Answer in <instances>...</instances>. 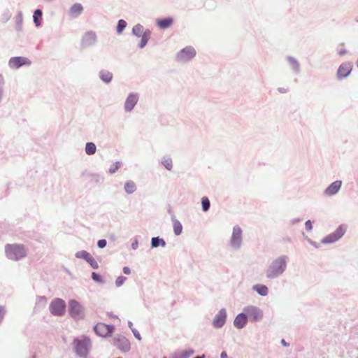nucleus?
Returning a JSON list of instances; mask_svg holds the SVG:
<instances>
[{
    "mask_svg": "<svg viewBox=\"0 0 358 358\" xmlns=\"http://www.w3.org/2000/svg\"><path fill=\"white\" fill-rule=\"evenodd\" d=\"M289 257L287 255H280L273 259L268 264L265 269V276L268 280L278 278L286 271Z\"/></svg>",
    "mask_w": 358,
    "mask_h": 358,
    "instance_id": "1",
    "label": "nucleus"
},
{
    "mask_svg": "<svg viewBox=\"0 0 358 358\" xmlns=\"http://www.w3.org/2000/svg\"><path fill=\"white\" fill-rule=\"evenodd\" d=\"M5 254L8 259L17 262L27 257V250L22 244H7L5 246Z\"/></svg>",
    "mask_w": 358,
    "mask_h": 358,
    "instance_id": "2",
    "label": "nucleus"
},
{
    "mask_svg": "<svg viewBox=\"0 0 358 358\" xmlns=\"http://www.w3.org/2000/svg\"><path fill=\"white\" fill-rule=\"evenodd\" d=\"M73 350L80 357L87 358L92 347L90 338L83 336L73 340Z\"/></svg>",
    "mask_w": 358,
    "mask_h": 358,
    "instance_id": "3",
    "label": "nucleus"
},
{
    "mask_svg": "<svg viewBox=\"0 0 358 358\" xmlns=\"http://www.w3.org/2000/svg\"><path fill=\"white\" fill-rule=\"evenodd\" d=\"M243 310L248 317V321L251 322H258L264 318V311L259 307L255 305L245 306Z\"/></svg>",
    "mask_w": 358,
    "mask_h": 358,
    "instance_id": "4",
    "label": "nucleus"
},
{
    "mask_svg": "<svg viewBox=\"0 0 358 358\" xmlns=\"http://www.w3.org/2000/svg\"><path fill=\"white\" fill-rule=\"evenodd\" d=\"M347 231L346 225H339L332 233L325 236L322 241V244H331L341 239Z\"/></svg>",
    "mask_w": 358,
    "mask_h": 358,
    "instance_id": "5",
    "label": "nucleus"
},
{
    "mask_svg": "<svg viewBox=\"0 0 358 358\" xmlns=\"http://www.w3.org/2000/svg\"><path fill=\"white\" fill-rule=\"evenodd\" d=\"M69 313L75 320H81L85 317L84 307L76 300L71 299L69 302Z\"/></svg>",
    "mask_w": 358,
    "mask_h": 358,
    "instance_id": "6",
    "label": "nucleus"
},
{
    "mask_svg": "<svg viewBox=\"0 0 358 358\" xmlns=\"http://www.w3.org/2000/svg\"><path fill=\"white\" fill-rule=\"evenodd\" d=\"M50 312L55 316H62L65 313L66 303L59 298L53 299L49 306Z\"/></svg>",
    "mask_w": 358,
    "mask_h": 358,
    "instance_id": "7",
    "label": "nucleus"
},
{
    "mask_svg": "<svg viewBox=\"0 0 358 358\" xmlns=\"http://www.w3.org/2000/svg\"><path fill=\"white\" fill-rule=\"evenodd\" d=\"M242 233L243 231L238 225H235L234 227L232 234L230 238V245L234 249L240 248L243 239Z\"/></svg>",
    "mask_w": 358,
    "mask_h": 358,
    "instance_id": "8",
    "label": "nucleus"
},
{
    "mask_svg": "<svg viewBox=\"0 0 358 358\" xmlns=\"http://www.w3.org/2000/svg\"><path fill=\"white\" fill-rule=\"evenodd\" d=\"M227 318V313L225 308H221L215 315L212 324L215 329L222 328L226 323Z\"/></svg>",
    "mask_w": 358,
    "mask_h": 358,
    "instance_id": "9",
    "label": "nucleus"
},
{
    "mask_svg": "<svg viewBox=\"0 0 358 358\" xmlns=\"http://www.w3.org/2000/svg\"><path fill=\"white\" fill-rule=\"evenodd\" d=\"M114 326L98 323L94 328L95 333L101 337L110 336L114 331Z\"/></svg>",
    "mask_w": 358,
    "mask_h": 358,
    "instance_id": "10",
    "label": "nucleus"
},
{
    "mask_svg": "<svg viewBox=\"0 0 358 358\" xmlns=\"http://www.w3.org/2000/svg\"><path fill=\"white\" fill-rule=\"evenodd\" d=\"M113 344L122 352L130 350V343L124 336L118 335L113 339Z\"/></svg>",
    "mask_w": 358,
    "mask_h": 358,
    "instance_id": "11",
    "label": "nucleus"
},
{
    "mask_svg": "<svg viewBox=\"0 0 358 358\" xmlns=\"http://www.w3.org/2000/svg\"><path fill=\"white\" fill-rule=\"evenodd\" d=\"M196 55V50L192 47H186L178 54V59L180 61H187Z\"/></svg>",
    "mask_w": 358,
    "mask_h": 358,
    "instance_id": "12",
    "label": "nucleus"
},
{
    "mask_svg": "<svg viewBox=\"0 0 358 358\" xmlns=\"http://www.w3.org/2000/svg\"><path fill=\"white\" fill-rule=\"evenodd\" d=\"M248 320L245 313L243 310L242 313H238L234 318L233 324L237 329H243L248 324Z\"/></svg>",
    "mask_w": 358,
    "mask_h": 358,
    "instance_id": "13",
    "label": "nucleus"
},
{
    "mask_svg": "<svg viewBox=\"0 0 358 358\" xmlns=\"http://www.w3.org/2000/svg\"><path fill=\"white\" fill-rule=\"evenodd\" d=\"M31 62L26 57H12L9 61V66L13 69H18L22 65H29Z\"/></svg>",
    "mask_w": 358,
    "mask_h": 358,
    "instance_id": "14",
    "label": "nucleus"
},
{
    "mask_svg": "<svg viewBox=\"0 0 358 358\" xmlns=\"http://www.w3.org/2000/svg\"><path fill=\"white\" fill-rule=\"evenodd\" d=\"M352 70V64L350 62H345L342 64L337 71V76L339 79L347 77Z\"/></svg>",
    "mask_w": 358,
    "mask_h": 358,
    "instance_id": "15",
    "label": "nucleus"
},
{
    "mask_svg": "<svg viewBox=\"0 0 358 358\" xmlns=\"http://www.w3.org/2000/svg\"><path fill=\"white\" fill-rule=\"evenodd\" d=\"M341 186V181L336 180L332 182L324 191V194L327 196H331L338 192Z\"/></svg>",
    "mask_w": 358,
    "mask_h": 358,
    "instance_id": "16",
    "label": "nucleus"
},
{
    "mask_svg": "<svg viewBox=\"0 0 358 358\" xmlns=\"http://www.w3.org/2000/svg\"><path fill=\"white\" fill-rule=\"evenodd\" d=\"M138 99V98L136 94H129L125 101V104H124L125 110L127 111L131 110L134 108V107L135 106V105L136 104Z\"/></svg>",
    "mask_w": 358,
    "mask_h": 358,
    "instance_id": "17",
    "label": "nucleus"
},
{
    "mask_svg": "<svg viewBox=\"0 0 358 358\" xmlns=\"http://www.w3.org/2000/svg\"><path fill=\"white\" fill-rule=\"evenodd\" d=\"M252 289L262 296H266L268 294V288L267 286L263 284L254 285Z\"/></svg>",
    "mask_w": 358,
    "mask_h": 358,
    "instance_id": "18",
    "label": "nucleus"
},
{
    "mask_svg": "<svg viewBox=\"0 0 358 358\" xmlns=\"http://www.w3.org/2000/svg\"><path fill=\"white\" fill-rule=\"evenodd\" d=\"M47 303V298L45 296H38L36 300L35 306L34 308V311L37 313L39 312L41 309L44 308Z\"/></svg>",
    "mask_w": 358,
    "mask_h": 358,
    "instance_id": "19",
    "label": "nucleus"
},
{
    "mask_svg": "<svg viewBox=\"0 0 358 358\" xmlns=\"http://www.w3.org/2000/svg\"><path fill=\"white\" fill-rule=\"evenodd\" d=\"M173 20L172 17H166L164 19H159L157 20V26L162 29H165L169 28L173 24Z\"/></svg>",
    "mask_w": 358,
    "mask_h": 358,
    "instance_id": "20",
    "label": "nucleus"
},
{
    "mask_svg": "<svg viewBox=\"0 0 358 358\" xmlns=\"http://www.w3.org/2000/svg\"><path fill=\"white\" fill-rule=\"evenodd\" d=\"M194 353V351L192 349L184 350V351H177L173 353L171 355V358H188L192 356Z\"/></svg>",
    "mask_w": 358,
    "mask_h": 358,
    "instance_id": "21",
    "label": "nucleus"
},
{
    "mask_svg": "<svg viewBox=\"0 0 358 358\" xmlns=\"http://www.w3.org/2000/svg\"><path fill=\"white\" fill-rule=\"evenodd\" d=\"M83 10V8L80 3H75L71 7V8L69 10V14L71 16L77 17L80 14H81Z\"/></svg>",
    "mask_w": 358,
    "mask_h": 358,
    "instance_id": "22",
    "label": "nucleus"
},
{
    "mask_svg": "<svg viewBox=\"0 0 358 358\" xmlns=\"http://www.w3.org/2000/svg\"><path fill=\"white\" fill-rule=\"evenodd\" d=\"M159 246H162L164 248L166 246V242L163 238L159 237H153L151 239V247L152 248H157Z\"/></svg>",
    "mask_w": 358,
    "mask_h": 358,
    "instance_id": "23",
    "label": "nucleus"
},
{
    "mask_svg": "<svg viewBox=\"0 0 358 358\" xmlns=\"http://www.w3.org/2000/svg\"><path fill=\"white\" fill-rule=\"evenodd\" d=\"M150 34H151L150 31H149V30L145 31L143 34L141 36V43L139 45L140 48H143L147 44V43L150 38Z\"/></svg>",
    "mask_w": 358,
    "mask_h": 358,
    "instance_id": "24",
    "label": "nucleus"
},
{
    "mask_svg": "<svg viewBox=\"0 0 358 358\" xmlns=\"http://www.w3.org/2000/svg\"><path fill=\"white\" fill-rule=\"evenodd\" d=\"M100 77L105 83H109L112 80L113 75L108 71H101L100 72Z\"/></svg>",
    "mask_w": 358,
    "mask_h": 358,
    "instance_id": "25",
    "label": "nucleus"
},
{
    "mask_svg": "<svg viewBox=\"0 0 358 358\" xmlns=\"http://www.w3.org/2000/svg\"><path fill=\"white\" fill-rule=\"evenodd\" d=\"M76 257L78 259H83L88 262L92 255L85 250H80L76 253Z\"/></svg>",
    "mask_w": 358,
    "mask_h": 358,
    "instance_id": "26",
    "label": "nucleus"
},
{
    "mask_svg": "<svg viewBox=\"0 0 358 358\" xmlns=\"http://www.w3.org/2000/svg\"><path fill=\"white\" fill-rule=\"evenodd\" d=\"M124 189L128 194L134 193L136 189V186L133 181L126 182Z\"/></svg>",
    "mask_w": 358,
    "mask_h": 358,
    "instance_id": "27",
    "label": "nucleus"
},
{
    "mask_svg": "<svg viewBox=\"0 0 358 358\" xmlns=\"http://www.w3.org/2000/svg\"><path fill=\"white\" fill-rule=\"evenodd\" d=\"M96 147L93 143H87L85 146V152L87 155H92L96 152Z\"/></svg>",
    "mask_w": 358,
    "mask_h": 358,
    "instance_id": "28",
    "label": "nucleus"
},
{
    "mask_svg": "<svg viewBox=\"0 0 358 358\" xmlns=\"http://www.w3.org/2000/svg\"><path fill=\"white\" fill-rule=\"evenodd\" d=\"M34 21L36 26H39L41 24V20L42 18V12L41 10L37 9L35 10L34 13Z\"/></svg>",
    "mask_w": 358,
    "mask_h": 358,
    "instance_id": "29",
    "label": "nucleus"
},
{
    "mask_svg": "<svg viewBox=\"0 0 358 358\" xmlns=\"http://www.w3.org/2000/svg\"><path fill=\"white\" fill-rule=\"evenodd\" d=\"M132 31H133L134 34H135L138 37L141 36L143 34V33L145 32L143 31V27L142 25H141V24L135 25L133 27V30Z\"/></svg>",
    "mask_w": 358,
    "mask_h": 358,
    "instance_id": "30",
    "label": "nucleus"
},
{
    "mask_svg": "<svg viewBox=\"0 0 358 358\" xmlns=\"http://www.w3.org/2000/svg\"><path fill=\"white\" fill-rule=\"evenodd\" d=\"M95 38H96V36H95V34L94 33H92V32H87L85 35V36L83 37V41L85 43H88L90 41H94Z\"/></svg>",
    "mask_w": 358,
    "mask_h": 358,
    "instance_id": "31",
    "label": "nucleus"
},
{
    "mask_svg": "<svg viewBox=\"0 0 358 358\" xmlns=\"http://www.w3.org/2000/svg\"><path fill=\"white\" fill-rule=\"evenodd\" d=\"M202 209L206 212L210 208V201L207 197H203L201 200Z\"/></svg>",
    "mask_w": 358,
    "mask_h": 358,
    "instance_id": "32",
    "label": "nucleus"
},
{
    "mask_svg": "<svg viewBox=\"0 0 358 358\" xmlns=\"http://www.w3.org/2000/svg\"><path fill=\"white\" fill-rule=\"evenodd\" d=\"M127 22L124 20H120L117 27V31L118 33H121L122 30L126 27Z\"/></svg>",
    "mask_w": 358,
    "mask_h": 358,
    "instance_id": "33",
    "label": "nucleus"
},
{
    "mask_svg": "<svg viewBox=\"0 0 358 358\" xmlns=\"http://www.w3.org/2000/svg\"><path fill=\"white\" fill-rule=\"evenodd\" d=\"M163 165L165 166V168L168 170H171L173 164H172V160L169 158L164 159L162 162Z\"/></svg>",
    "mask_w": 358,
    "mask_h": 358,
    "instance_id": "34",
    "label": "nucleus"
},
{
    "mask_svg": "<svg viewBox=\"0 0 358 358\" xmlns=\"http://www.w3.org/2000/svg\"><path fill=\"white\" fill-rule=\"evenodd\" d=\"M92 278L93 279V280H94L96 282L101 283V284L104 282L101 276L95 272H93L92 273Z\"/></svg>",
    "mask_w": 358,
    "mask_h": 358,
    "instance_id": "35",
    "label": "nucleus"
},
{
    "mask_svg": "<svg viewBox=\"0 0 358 358\" xmlns=\"http://www.w3.org/2000/svg\"><path fill=\"white\" fill-rule=\"evenodd\" d=\"M126 280H127L126 277H124V276L117 277V279L115 280L116 287H121L124 283Z\"/></svg>",
    "mask_w": 358,
    "mask_h": 358,
    "instance_id": "36",
    "label": "nucleus"
},
{
    "mask_svg": "<svg viewBox=\"0 0 358 358\" xmlns=\"http://www.w3.org/2000/svg\"><path fill=\"white\" fill-rule=\"evenodd\" d=\"M93 268H98L99 267V265H98V263L96 262V261L92 257V256L91 257V258L89 259V261L87 262Z\"/></svg>",
    "mask_w": 358,
    "mask_h": 358,
    "instance_id": "37",
    "label": "nucleus"
},
{
    "mask_svg": "<svg viewBox=\"0 0 358 358\" xmlns=\"http://www.w3.org/2000/svg\"><path fill=\"white\" fill-rule=\"evenodd\" d=\"M182 230V225H174L173 231L176 235L178 236L181 234Z\"/></svg>",
    "mask_w": 358,
    "mask_h": 358,
    "instance_id": "38",
    "label": "nucleus"
},
{
    "mask_svg": "<svg viewBox=\"0 0 358 358\" xmlns=\"http://www.w3.org/2000/svg\"><path fill=\"white\" fill-rule=\"evenodd\" d=\"M120 167V162H117L115 163L110 169L109 172L111 173H114Z\"/></svg>",
    "mask_w": 358,
    "mask_h": 358,
    "instance_id": "39",
    "label": "nucleus"
},
{
    "mask_svg": "<svg viewBox=\"0 0 358 358\" xmlns=\"http://www.w3.org/2000/svg\"><path fill=\"white\" fill-rule=\"evenodd\" d=\"M97 245L100 248H103L106 245V241L105 239H101L98 241Z\"/></svg>",
    "mask_w": 358,
    "mask_h": 358,
    "instance_id": "40",
    "label": "nucleus"
},
{
    "mask_svg": "<svg viewBox=\"0 0 358 358\" xmlns=\"http://www.w3.org/2000/svg\"><path fill=\"white\" fill-rule=\"evenodd\" d=\"M5 314H6L5 308L3 306H0V323L3 320Z\"/></svg>",
    "mask_w": 358,
    "mask_h": 358,
    "instance_id": "41",
    "label": "nucleus"
},
{
    "mask_svg": "<svg viewBox=\"0 0 358 358\" xmlns=\"http://www.w3.org/2000/svg\"><path fill=\"white\" fill-rule=\"evenodd\" d=\"M131 331L134 334V336L136 338H137L138 341L141 340V336L139 334V332L136 329H131Z\"/></svg>",
    "mask_w": 358,
    "mask_h": 358,
    "instance_id": "42",
    "label": "nucleus"
},
{
    "mask_svg": "<svg viewBox=\"0 0 358 358\" xmlns=\"http://www.w3.org/2000/svg\"><path fill=\"white\" fill-rule=\"evenodd\" d=\"M138 247V242L136 239H135L133 243H131V248L133 250H136Z\"/></svg>",
    "mask_w": 358,
    "mask_h": 358,
    "instance_id": "43",
    "label": "nucleus"
},
{
    "mask_svg": "<svg viewBox=\"0 0 358 358\" xmlns=\"http://www.w3.org/2000/svg\"><path fill=\"white\" fill-rule=\"evenodd\" d=\"M122 271H123V273L126 275H129L131 273V269L127 266L123 267Z\"/></svg>",
    "mask_w": 358,
    "mask_h": 358,
    "instance_id": "44",
    "label": "nucleus"
},
{
    "mask_svg": "<svg viewBox=\"0 0 358 358\" xmlns=\"http://www.w3.org/2000/svg\"><path fill=\"white\" fill-rule=\"evenodd\" d=\"M305 238L308 241V242L309 243H310L311 245H313V246H315V248H317L318 245L316 243L313 242V241H311L310 238H308L307 236H305Z\"/></svg>",
    "mask_w": 358,
    "mask_h": 358,
    "instance_id": "45",
    "label": "nucleus"
},
{
    "mask_svg": "<svg viewBox=\"0 0 358 358\" xmlns=\"http://www.w3.org/2000/svg\"><path fill=\"white\" fill-rule=\"evenodd\" d=\"M220 358H228V355L226 352L223 351L222 352L220 355Z\"/></svg>",
    "mask_w": 358,
    "mask_h": 358,
    "instance_id": "46",
    "label": "nucleus"
},
{
    "mask_svg": "<svg viewBox=\"0 0 358 358\" xmlns=\"http://www.w3.org/2000/svg\"><path fill=\"white\" fill-rule=\"evenodd\" d=\"M281 343H282V345H284L285 347H287L288 345V344L285 342V341L284 339H282L281 341Z\"/></svg>",
    "mask_w": 358,
    "mask_h": 358,
    "instance_id": "47",
    "label": "nucleus"
},
{
    "mask_svg": "<svg viewBox=\"0 0 358 358\" xmlns=\"http://www.w3.org/2000/svg\"><path fill=\"white\" fill-rule=\"evenodd\" d=\"M128 326H129V327L131 329H134V328H133V324H132V322H131V321H129V322H128Z\"/></svg>",
    "mask_w": 358,
    "mask_h": 358,
    "instance_id": "48",
    "label": "nucleus"
},
{
    "mask_svg": "<svg viewBox=\"0 0 358 358\" xmlns=\"http://www.w3.org/2000/svg\"><path fill=\"white\" fill-rule=\"evenodd\" d=\"M313 228V225H306L307 231H310Z\"/></svg>",
    "mask_w": 358,
    "mask_h": 358,
    "instance_id": "49",
    "label": "nucleus"
},
{
    "mask_svg": "<svg viewBox=\"0 0 358 358\" xmlns=\"http://www.w3.org/2000/svg\"><path fill=\"white\" fill-rule=\"evenodd\" d=\"M194 358H205V355H202L201 356H197Z\"/></svg>",
    "mask_w": 358,
    "mask_h": 358,
    "instance_id": "50",
    "label": "nucleus"
},
{
    "mask_svg": "<svg viewBox=\"0 0 358 358\" xmlns=\"http://www.w3.org/2000/svg\"><path fill=\"white\" fill-rule=\"evenodd\" d=\"M305 224H311V222L310 220H308V221L306 222Z\"/></svg>",
    "mask_w": 358,
    "mask_h": 358,
    "instance_id": "51",
    "label": "nucleus"
},
{
    "mask_svg": "<svg viewBox=\"0 0 358 358\" xmlns=\"http://www.w3.org/2000/svg\"><path fill=\"white\" fill-rule=\"evenodd\" d=\"M163 358H166V357H163Z\"/></svg>",
    "mask_w": 358,
    "mask_h": 358,
    "instance_id": "52",
    "label": "nucleus"
}]
</instances>
